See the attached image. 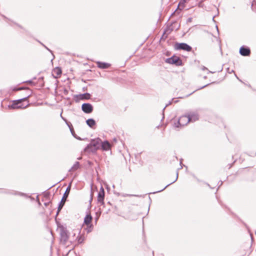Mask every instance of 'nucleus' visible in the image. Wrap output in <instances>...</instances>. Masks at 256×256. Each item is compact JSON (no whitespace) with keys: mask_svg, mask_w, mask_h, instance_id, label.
I'll return each instance as SVG.
<instances>
[{"mask_svg":"<svg viewBox=\"0 0 256 256\" xmlns=\"http://www.w3.org/2000/svg\"><path fill=\"white\" fill-rule=\"evenodd\" d=\"M29 96L26 98L14 101L13 103L12 104L8 106V108L10 109L25 108L29 104H28V102H26V104H22V102L26 100L27 98Z\"/></svg>","mask_w":256,"mask_h":256,"instance_id":"1","label":"nucleus"},{"mask_svg":"<svg viewBox=\"0 0 256 256\" xmlns=\"http://www.w3.org/2000/svg\"><path fill=\"white\" fill-rule=\"evenodd\" d=\"M189 122L190 119L188 115L181 116L176 122H174L173 126L175 128H180L186 126Z\"/></svg>","mask_w":256,"mask_h":256,"instance_id":"2","label":"nucleus"},{"mask_svg":"<svg viewBox=\"0 0 256 256\" xmlns=\"http://www.w3.org/2000/svg\"><path fill=\"white\" fill-rule=\"evenodd\" d=\"M166 62L170 64H175L177 66H180L182 64L180 58L176 56H172L170 58H166Z\"/></svg>","mask_w":256,"mask_h":256,"instance_id":"3","label":"nucleus"},{"mask_svg":"<svg viewBox=\"0 0 256 256\" xmlns=\"http://www.w3.org/2000/svg\"><path fill=\"white\" fill-rule=\"evenodd\" d=\"M70 190V186H69L66 188V190L65 192L64 193V196L62 198V199L60 203V204H59V206L58 208V213L60 210L64 206V204L66 201V200L69 194Z\"/></svg>","mask_w":256,"mask_h":256,"instance_id":"4","label":"nucleus"},{"mask_svg":"<svg viewBox=\"0 0 256 256\" xmlns=\"http://www.w3.org/2000/svg\"><path fill=\"white\" fill-rule=\"evenodd\" d=\"M174 48L176 50H184L186 52H190L192 50V47L186 43H176Z\"/></svg>","mask_w":256,"mask_h":256,"instance_id":"5","label":"nucleus"},{"mask_svg":"<svg viewBox=\"0 0 256 256\" xmlns=\"http://www.w3.org/2000/svg\"><path fill=\"white\" fill-rule=\"evenodd\" d=\"M105 192L104 188L102 186L100 187V190L98 193L97 200L98 203L100 204L101 205H104V198Z\"/></svg>","mask_w":256,"mask_h":256,"instance_id":"6","label":"nucleus"},{"mask_svg":"<svg viewBox=\"0 0 256 256\" xmlns=\"http://www.w3.org/2000/svg\"><path fill=\"white\" fill-rule=\"evenodd\" d=\"M82 110L86 114H90L93 110V106L89 103H84L82 106Z\"/></svg>","mask_w":256,"mask_h":256,"instance_id":"7","label":"nucleus"},{"mask_svg":"<svg viewBox=\"0 0 256 256\" xmlns=\"http://www.w3.org/2000/svg\"><path fill=\"white\" fill-rule=\"evenodd\" d=\"M112 145H88L86 150L90 148L92 146L96 147L97 148H101L104 150H108L110 149Z\"/></svg>","mask_w":256,"mask_h":256,"instance_id":"8","label":"nucleus"},{"mask_svg":"<svg viewBox=\"0 0 256 256\" xmlns=\"http://www.w3.org/2000/svg\"><path fill=\"white\" fill-rule=\"evenodd\" d=\"M190 122H194L198 120V114L196 112H192L187 114Z\"/></svg>","mask_w":256,"mask_h":256,"instance_id":"9","label":"nucleus"},{"mask_svg":"<svg viewBox=\"0 0 256 256\" xmlns=\"http://www.w3.org/2000/svg\"><path fill=\"white\" fill-rule=\"evenodd\" d=\"M68 238V231L64 228L60 230V240L63 241L64 243L66 242Z\"/></svg>","mask_w":256,"mask_h":256,"instance_id":"10","label":"nucleus"},{"mask_svg":"<svg viewBox=\"0 0 256 256\" xmlns=\"http://www.w3.org/2000/svg\"><path fill=\"white\" fill-rule=\"evenodd\" d=\"M240 54L242 56H249L250 54V49L248 47L242 46L240 49Z\"/></svg>","mask_w":256,"mask_h":256,"instance_id":"11","label":"nucleus"},{"mask_svg":"<svg viewBox=\"0 0 256 256\" xmlns=\"http://www.w3.org/2000/svg\"><path fill=\"white\" fill-rule=\"evenodd\" d=\"M90 144H110V142L107 140L102 141V140L98 138L92 140L91 143Z\"/></svg>","mask_w":256,"mask_h":256,"instance_id":"12","label":"nucleus"},{"mask_svg":"<svg viewBox=\"0 0 256 256\" xmlns=\"http://www.w3.org/2000/svg\"><path fill=\"white\" fill-rule=\"evenodd\" d=\"M97 66L98 68L102 69H106L108 68L110 64L108 63L101 62H96Z\"/></svg>","mask_w":256,"mask_h":256,"instance_id":"13","label":"nucleus"},{"mask_svg":"<svg viewBox=\"0 0 256 256\" xmlns=\"http://www.w3.org/2000/svg\"><path fill=\"white\" fill-rule=\"evenodd\" d=\"M92 220V216L90 214H86L84 218V224L87 226L90 224Z\"/></svg>","mask_w":256,"mask_h":256,"instance_id":"14","label":"nucleus"},{"mask_svg":"<svg viewBox=\"0 0 256 256\" xmlns=\"http://www.w3.org/2000/svg\"><path fill=\"white\" fill-rule=\"evenodd\" d=\"M52 72H53L54 75V74L56 75L54 76L55 78H58L60 76V74H62V70H61L60 68L58 67H56L54 69Z\"/></svg>","mask_w":256,"mask_h":256,"instance_id":"15","label":"nucleus"},{"mask_svg":"<svg viewBox=\"0 0 256 256\" xmlns=\"http://www.w3.org/2000/svg\"><path fill=\"white\" fill-rule=\"evenodd\" d=\"M80 168V163L78 162H76L70 170V172H75Z\"/></svg>","mask_w":256,"mask_h":256,"instance_id":"16","label":"nucleus"},{"mask_svg":"<svg viewBox=\"0 0 256 256\" xmlns=\"http://www.w3.org/2000/svg\"><path fill=\"white\" fill-rule=\"evenodd\" d=\"M86 124L90 128L95 125L96 122L92 118H89L86 121Z\"/></svg>","mask_w":256,"mask_h":256,"instance_id":"17","label":"nucleus"},{"mask_svg":"<svg viewBox=\"0 0 256 256\" xmlns=\"http://www.w3.org/2000/svg\"><path fill=\"white\" fill-rule=\"evenodd\" d=\"M190 0H180L179 2L178 6H182L184 8L185 6V4L188 3Z\"/></svg>","mask_w":256,"mask_h":256,"instance_id":"18","label":"nucleus"},{"mask_svg":"<svg viewBox=\"0 0 256 256\" xmlns=\"http://www.w3.org/2000/svg\"><path fill=\"white\" fill-rule=\"evenodd\" d=\"M82 99L88 100L90 98V95L89 93H85L80 95Z\"/></svg>","mask_w":256,"mask_h":256,"instance_id":"19","label":"nucleus"},{"mask_svg":"<svg viewBox=\"0 0 256 256\" xmlns=\"http://www.w3.org/2000/svg\"><path fill=\"white\" fill-rule=\"evenodd\" d=\"M78 242L79 244L82 243L84 240V236L83 235H80L77 238Z\"/></svg>","mask_w":256,"mask_h":256,"instance_id":"20","label":"nucleus"},{"mask_svg":"<svg viewBox=\"0 0 256 256\" xmlns=\"http://www.w3.org/2000/svg\"><path fill=\"white\" fill-rule=\"evenodd\" d=\"M62 112L60 114V118L65 122L66 124L69 126L72 134L74 135L73 132H72V128H70V123L68 122V120L64 118L62 116Z\"/></svg>","mask_w":256,"mask_h":256,"instance_id":"21","label":"nucleus"},{"mask_svg":"<svg viewBox=\"0 0 256 256\" xmlns=\"http://www.w3.org/2000/svg\"><path fill=\"white\" fill-rule=\"evenodd\" d=\"M43 46H44V48H45L46 50H48V51H50V52H52V51H51V50H50L46 46H45L44 45H43Z\"/></svg>","mask_w":256,"mask_h":256,"instance_id":"22","label":"nucleus"},{"mask_svg":"<svg viewBox=\"0 0 256 256\" xmlns=\"http://www.w3.org/2000/svg\"><path fill=\"white\" fill-rule=\"evenodd\" d=\"M117 142V140L116 138H113V142Z\"/></svg>","mask_w":256,"mask_h":256,"instance_id":"23","label":"nucleus"},{"mask_svg":"<svg viewBox=\"0 0 256 256\" xmlns=\"http://www.w3.org/2000/svg\"><path fill=\"white\" fill-rule=\"evenodd\" d=\"M92 225H90V229L88 230V232H90V231H91V228H92Z\"/></svg>","mask_w":256,"mask_h":256,"instance_id":"24","label":"nucleus"},{"mask_svg":"<svg viewBox=\"0 0 256 256\" xmlns=\"http://www.w3.org/2000/svg\"><path fill=\"white\" fill-rule=\"evenodd\" d=\"M207 86H208V84H206V85H205V86H202V87L200 88L199 89L203 88H204L206 87Z\"/></svg>","mask_w":256,"mask_h":256,"instance_id":"25","label":"nucleus"},{"mask_svg":"<svg viewBox=\"0 0 256 256\" xmlns=\"http://www.w3.org/2000/svg\"><path fill=\"white\" fill-rule=\"evenodd\" d=\"M92 200V194H91V197H90V202H91Z\"/></svg>","mask_w":256,"mask_h":256,"instance_id":"26","label":"nucleus"},{"mask_svg":"<svg viewBox=\"0 0 256 256\" xmlns=\"http://www.w3.org/2000/svg\"><path fill=\"white\" fill-rule=\"evenodd\" d=\"M202 70H207V68H206L205 66H203V67H202Z\"/></svg>","mask_w":256,"mask_h":256,"instance_id":"27","label":"nucleus"},{"mask_svg":"<svg viewBox=\"0 0 256 256\" xmlns=\"http://www.w3.org/2000/svg\"><path fill=\"white\" fill-rule=\"evenodd\" d=\"M177 178H178V176L176 177V178L175 180H174V181L173 182H172L171 184H172V183L174 182L177 180Z\"/></svg>","mask_w":256,"mask_h":256,"instance_id":"28","label":"nucleus"},{"mask_svg":"<svg viewBox=\"0 0 256 256\" xmlns=\"http://www.w3.org/2000/svg\"><path fill=\"white\" fill-rule=\"evenodd\" d=\"M27 82L30 83V82H32V81H31V80H29V81H28V82Z\"/></svg>","mask_w":256,"mask_h":256,"instance_id":"29","label":"nucleus"},{"mask_svg":"<svg viewBox=\"0 0 256 256\" xmlns=\"http://www.w3.org/2000/svg\"><path fill=\"white\" fill-rule=\"evenodd\" d=\"M168 104L166 105V106L164 108L163 110L165 109V108L168 106Z\"/></svg>","mask_w":256,"mask_h":256,"instance_id":"30","label":"nucleus"},{"mask_svg":"<svg viewBox=\"0 0 256 256\" xmlns=\"http://www.w3.org/2000/svg\"><path fill=\"white\" fill-rule=\"evenodd\" d=\"M81 158H81V157H80V158H78V160H80Z\"/></svg>","mask_w":256,"mask_h":256,"instance_id":"31","label":"nucleus"},{"mask_svg":"<svg viewBox=\"0 0 256 256\" xmlns=\"http://www.w3.org/2000/svg\"><path fill=\"white\" fill-rule=\"evenodd\" d=\"M127 196H132V195H130V194H127Z\"/></svg>","mask_w":256,"mask_h":256,"instance_id":"32","label":"nucleus"},{"mask_svg":"<svg viewBox=\"0 0 256 256\" xmlns=\"http://www.w3.org/2000/svg\"><path fill=\"white\" fill-rule=\"evenodd\" d=\"M22 88H19V90H22Z\"/></svg>","mask_w":256,"mask_h":256,"instance_id":"33","label":"nucleus"},{"mask_svg":"<svg viewBox=\"0 0 256 256\" xmlns=\"http://www.w3.org/2000/svg\"><path fill=\"white\" fill-rule=\"evenodd\" d=\"M169 184L167 185L166 186L165 188H167V186H168Z\"/></svg>","mask_w":256,"mask_h":256,"instance_id":"34","label":"nucleus"},{"mask_svg":"<svg viewBox=\"0 0 256 256\" xmlns=\"http://www.w3.org/2000/svg\"><path fill=\"white\" fill-rule=\"evenodd\" d=\"M255 234H256V232H255Z\"/></svg>","mask_w":256,"mask_h":256,"instance_id":"35","label":"nucleus"}]
</instances>
